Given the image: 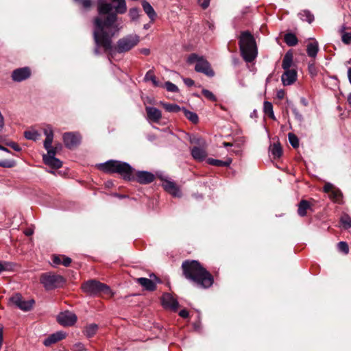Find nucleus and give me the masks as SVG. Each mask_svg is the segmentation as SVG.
Here are the masks:
<instances>
[{"mask_svg": "<svg viewBox=\"0 0 351 351\" xmlns=\"http://www.w3.org/2000/svg\"><path fill=\"white\" fill-rule=\"evenodd\" d=\"M162 186L167 193L175 197L182 196V192L175 182L168 179H162Z\"/></svg>", "mask_w": 351, "mask_h": 351, "instance_id": "4468645a", "label": "nucleus"}, {"mask_svg": "<svg viewBox=\"0 0 351 351\" xmlns=\"http://www.w3.org/2000/svg\"><path fill=\"white\" fill-rule=\"evenodd\" d=\"M71 263V259L69 257H66L65 256H62V264L64 266L68 267Z\"/></svg>", "mask_w": 351, "mask_h": 351, "instance_id": "864d4df0", "label": "nucleus"}, {"mask_svg": "<svg viewBox=\"0 0 351 351\" xmlns=\"http://www.w3.org/2000/svg\"><path fill=\"white\" fill-rule=\"evenodd\" d=\"M62 263V261L60 256H53V264L54 265H58Z\"/></svg>", "mask_w": 351, "mask_h": 351, "instance_id": "13d9d810", "label": "nucleus"}, {"mask_svg": "<svg viewBox=\"0 0 351 351\" xmlns=\"http://www.w3.org/2000/svg\"><path fill=\"white\" fill-rule=\"evenodd\" d=\"M324 191L329 193L330 198L335 202L341 203L343 194L341 191L331 183H326L324 186Z\"/></svg>", "mask_w": 351, "mask_h": 351, "instance_id": "ddd939ff", "label": "nucleus"}, {"mask_svg": "<svg viewBox=\"0 0 351 351\" xmlns=\"http://www.w3.org/2000/svg\"><path fill=\"white\" fill-rule=\"evenodd\" d=\"M46 138L44 141V147L47 148L52 145L53 140V130L51 125H47L43 130Z\"/></svg>", "mask_w": 351, "mask_h": 351, "instance_id": "412c9836", "label": "nucleus"}, {"mask_svg": "<svg viewBox=\"0 0 351 351\" xmlns=\"http://www.w3.org/2000/svg\"><path fill=\"white\" fill-rule=\"evenodd\" d=\"M300 102L304 106H306L308 105V101H306V99L304 97L301 98L300 99Z\"/></svg>", "mask_w": 351, "mask_h": 351, "instance_id": "0e129e2a", "label": "nucleus"}, {"mask_svg": "<svg viewBox=\"0 0 351 351\" xmlns=\"http://www.w3.org/2000/svg\"><path fill=\"white\" fill-rule=\"evenodd\" d=\"M308 69L310 75L312 77H315L317 75V69L313 61L308 63Z\"/></svg>", "mask_w": 351, "mask_h": 351, "instance_id": "c03bdc74", "label": "nucleus"}, {"mask_svg": "<svg viewBox=\"0 0 351 351\" xmlns=\"http://www.w3.org/2000/svg\"><path fill=\"white\" fill-rule=\"evenodd\" d=\"M191 152L193 158L199 161L204 160L206 157V151L203 148L199 147H193L191 149Z\"/></svg>", "mask_w": 351, "mask_h": 351, "instance_id": "4be33fe9", "label": "nucleus"}, {"mask_svg": "<svg viewBox=\"0 0 351 351\" xmlns=\"http://www.w3.org/2000/svg\"><path fill=\"white\" fill-rule=\"evenodd\" d=\"M75 2L81 3L82 6L86 9L90 7L91 1L90 0H74Z\"/></svg>", "mask_w": 351, "mask_h": 351, "instance_id": "8fccbe9b", "label": "nucleus"}, {"mask_svg": "<svg viewBox=\"0 0 351 351\" xmlns=\"http://www.w3.org/2000/svg\"><path fill=\"white\" fill-rule=\"evenodd\" d=\"M202 93L209 100L213 101H217V97L215 96V95L211 91H210L207 89H203Z\"/></svg>", "mask_w": 351, "mask_h": 351, "instance_id": "a18cd8bd", "label": "nucleus"}, {"mask_svg": "<svg viewBox=\"0 0 351 351\" xmlns=\"http://www.w3.org/2000/svg\"><path fill=\"white\" fill-rule=\"evenodd\" d=\"M298 17L303 21L311 23L314 21V15L308 10H303L298 13Z\"/></svg>", "mask_w": 351, "mask_h": 351, "instance_id": "cd10ccee", "label": "nucleus"}, {"mask_svg": "<svg viewBox=\"0 0 351 351\" xmlns=\"http://www.w3.org/2000/svg\"><path fill=\"white\" fill-rule=\"evenodd\" d=\"M292 110H293V112L297 119L302 120L303 119L302 114H300V112H298L297 108H293Z\"/></svg>", "mask_w": 351, "mask_h": 351, "instance_id": "4d7b16f0", "label": "nucleus"}, {"mask_svg": "<svg viewBox=\"0 0 351 351\" xmlns=\"http://www.w3.org/2000/svg\"><path fill=\"white\" fill-rule=\"evenodd\" d=\"M99 167L106 173H117L125 180H134V169L125 162L111 160L99 164Z\"/></svg>", "mask_w": 351, "mask_h": 351, "instance_id": "7ed1b4c3", "label": "nucleus"}, {"mask_svg": "<svg viewBox=\"0 0 351 351\" xmlns=\"http://www.w3.org/2000/svg\"><path fill=\"white\" fill-rule=\"evenodd\" d=\"M284 40L286 44L290 47L296 45L298 42L296 36L292 33L286 34Z\"/></svg>", "mask_w": 351, "mask_h": 351, "instance_id": "72a5a7b5", "label": "nucleus"}, {"mask_svg": "<svg viewBox=\"0 0 351 351\" xmlns=\"http://www.w3.org/2000/svg\"><path fill=\"white\" fill-rule=\"evenodd\" d=\"M73 351H86V349L82 343H77L73 346Z\"/></svg>", "mask_w": 351, "mask_h": 351, "instance_id": "3c124183", "label": "nucleus"}, {"mask_svg": "<svg viewBox=\"0 0 351 351\" xmlns=\"http://www.w3.org/2000/svg\"><path fill=\"white\" fill-rule=\"evenodd\" d=\"M319 51V45L317 40L308 43L306 47V53L311 58H315Z\"/></svg>", "mask_w": 351, "mask_h": 351, "instance_id": "b1692460", "label": "nucleus"}, {"mask_svg": "<svg viewBox=\"0 0 351 351\" xmlns=\"http://www.w3.org/2000/svg\"><path fill=\"white\" fill-rule=\"evenodd\" d=\"M241 54L246 62H252L258 54L257 47L253 35L248 31L241 33L239 36Z\"/></svg>", "mask_w": 351, "mask_h": 351, "instance_id": "20e7f679", "label": "nucleus"}, {"mask_svg": "<svg viewBox=\"0 0 351 351\" xmlns=\"http://www.w3.org/2000/svg\"><path fill=\"white\" fill-rule=\"evenodd\" d=\"M25 235H27V236H30V235H32V234H33V230H31V229L26 230L25 231Z\"/></svg>", "mask_w": 351, "mask_h": 351, "instance_id": "69168bd1", "label": "nucleus"}, {"mask_svg": "<svg viewBox=\"0 0 351 351\" xmlns=\"http://www.w3.org/2000/svg\"><path fill=\"white\" fill-rule=\"evenodd\" d=\"M150 277L153 278V279L138 278L136 279V282L142 286L145 290L153 291L156 289V285L157 283H160V280L154 274H151Z\"/></svg>", "mask_w": 351, "mask_h": 351, "instance_id": "9b49d317", "label": "nucleus"}, {"mask_svg": "<svg viewBox=\"0 0 351 351\" xmlns=\"http://www.w3.org/2000/svg\"><path fill=\"white\" fill-rule=\"evenodd\" d=\"M6 145L16 152H20L21 150V148L19 145L14 142L7 143Z\"/></svg>", "mask_w": 351, "mask_h": 351, "instance_id": "603ef678", "label": "nucleus"}, {"mask_svg": "<svg viewBox=\"0 0 351 351\" xmlns=\"http://www.w3.org/2000/svg\"><path fill=\"white\" fill-rule=\"evenodd\" d=\"M297 80V72L294 69L285 70L281 76V80L284 86L293 84Z\"/></svg>", "mask_w": 351, "mask_h": 351, "instance_id": "a211bd4d", "label": "nucleus"}, {"mask_svg": "<svg viewBox=\"0 0 351 351\" xmlns=\"http://www.w3.org/2000/svg\"><path fill=\"white\" fill-rule=\"evenodd\" d=\"M144 80L145 82L151 81L153 84V85L156 87L160 86V82L156 80V77L154 73V71L152 70L148 71L145 77Z\"/></svg>", "mask_w": 351, "mask_h": 351, "instance_id": "473e14b6", "label": "nucleus"}, {"mask_svg": "<svg viewBox=\"0 0 351 351\" xmlns=\"http://www.w3.org/2000/svg\"><path fill=\"white\" fill-rule=\"evenodd\" d=\"M13 263L8 261H0V273L4 271H10L13 269Z\"/></svg>", "mask_w": 351, "mask_h": 351, "instance_id": "58836bf2", "label": "nucleus"}, {"mask_svg": "<svg viewBox=\"0 0 351 351\" xmlns=\"http://www.w3.org/2000/svg\"><path fill=\"white\" fill-rule=\"evenodd\" d=\"M40 282L46 290H52L62 287L65 282V280L60 275L44 273L40 277Z\"/></svg>", "mask_w": 351, "mask_h": 351, "instance_id": "6e6552de", "label": "nucleus"}, {"mask_svg": "<svg viewBox=\"0 0 351 351\" xmlns=\"http://www.w3.org/2000/svg\"><path fill=\"white\" fill-rule=\"evenodd\" d=\"M263 110H264V112L266 114H267L270 119H271L273 120L276 119V117H275V115H274V113L273 111V106L271 102L267 101L264 102Z\"/></svg>", "mask_w": 351, "mask_h": 351, "instance_id": "f704fd0d", "label": "nucleus"}, {"mask_svg": "<svg viewBox=\"0 0 351 351\" xmlns=\"http://www.w3.org/2000/svg\"><path fill=\"white\" fill-rule=\"evenodd\" d=\"M164 87L167 89V91L171 93H177L179 90L178 86L171 82H166Z\"/></svg>", "mask_w": 351, "mask_h": 351, "instance_id": "79ce46f5", "label": "nucleus"}, {"mask_svg": "<svg viewBox=\"0 0 351 351\" xmlns=\"http://www.w3.org/2000/svg\"><path fill=\"white\" fill-rule=\"evenodd\" d=\"M207 162L209 165L217 167H228L232 162V159L228 158L226 160H221L214 158H208L207 160Z\"/></svg>", "mask_w": 351, "mask_h": 351, "instance_id": "bb28decb", "label": "nucleus"}, {"mask_svg": "<svg viewBox=\"0 0 351 351\" xmlns=\"http://www.w3.org/2000/svg\"><path fill=\"white\" fill-rule=\"evenodd\" d=\"M342 42L346 45L351 43V32H344L341 36Z\"/></svg>", "mask_w": 351, "mask_h": 351, "instance_id": "09e8293b", "label": "nucleus"}, {"mask_svg": "<svg viewBox=\"0 0 351 351\" xmlns=\"http://www.w3.org/2000/svg\"><path fill=\"white\" fill-rule=\"evenodd\" d=\"M269 152L274 158H278L282 156V150L280 143H274L269 147Z\"/></svg>", "mask_w": 351, "mask_h": 351, "instance_id": "c756f323", "label": "nucleus"}, {"mask_svg": "<svg viewBox=\"0 0 351 351\" xmlns=\"http://www.w3.org/2000/svg\"><path fill=\"white\" fill-rule=\"evenodd\" d=\"M145 110L149 120L155 123H158L160 120L162 114L159 109L154 107L147 106Z\"/></svg>", "mask_w": 351, "mask_h": 351, "instance_id": "aec40b11", "label": "nucleus"}, {"mask_svg": "<svg viewBox=\"0 0 351 351\" xmlns=\"http://www.w3.org/2000/svg\"><path fill=\"white\" fill-rule=\"evenodd\" d=\"M337 249L339 252H343L345 254L349 252V246L345 241H340L337 244Z\"/></svg>", "mask_w": 351, "mask_h": 351, "instance_id": "a19ab883", "label": "nucleus"}, {"mask_svg": "<svg viewBox=\"0 0 351 351\" xmlns=\"http://www.w3.org/2000/svg\"><path fill=\"white\" fill-rule=\"evenodd\" d=\"M0 150H2L3 152H10L9 149L2 145H0Z\"/></svg>", "mask_w": 351, "mask_h": 351, "instance_id": "338daca9", "label": "nucleus"}, {"mask_svg": "<svg viewBox=\"0 0 351 351\" xmlns=\"http://www.w3.org/2000/svg\"><path fill=\"white\" fill-rule=\"evenodd\" d=\"M340 223L345 229L351 228V217L348 214H343L340 217Z\"/></svg>", "mask_w": 351, "mask_h": 351, "instance_id": "c9c22d12", "label": "nucleus"}, {"mask_svg": "<svg viewBox=\"0 0 351 351\" xmlns=\"http://www.w3.org/2000/svg\"><path fill=\"white\" fill-rule=\"evenodd\" d=\"M114 6L111 3H105L104 0H98L99 16L96 18H101L105 21L106 18L111 14H124L127 10L126 2L125 0H119L114 2Z\"/></svg>", "mask_w": 351, "mask_h": 351, "instance_id": "39448f33", "label": "nucleus"}, {"mask_svg": "<svg viewBox=\"0 0 351 351\" xmlns=\"http://www.w3.org/2000/svg\"><path fill=\"white\" fill-rule=\"evenodd\" d=\"M161 104L167 112H178L180 110H182V108L175 104L161 103Z\"/></svg>", "mask_w": 351, "mask_h": 351, "instance_id": "e433bc0d", "label": "nucleus"}, {"mask_svg": "<svg viewBox=\"0 0 351 351\" xmlns=\"http://www.w3.org/2000/svg\"><path fill=\"white\" fill-rule=\"evenodd\" d=\"M82 136L78 132H69L63 134L64 145L68 149H72L79 145L81 143Z\"/></svg>", "mask_w": 351, "mask_h": 351, "instance_id": "1a4fd4ad", "label": "nucleus"}, {"mask_svg": "<svg viewBox=\"0 0 351 351\" xmlns=\"http://www.w3.org/2000/svg\"><path fill=\"white\" fill-rule=\"evenodd\" d=\"M57 320L62 326H71L77 322V316L74 313L66 311L58 315Z\"/></svg>", "mask_w": 351, "mask_h": 351, "instance_id": "f8f14e48", "label": "nucleus"}, {"mask_svg": "<svg viewBox=\"0 0 351 351\" xmlns=\"http://www.w3.org/2000/svg\"><path fill=\"white\" fill-rule=\"evenodd\" d=\"M347 100L349 105L351 106V93L348 95Z\"/></svg>", "mask_w": 351, "mask_h": 351, "instance_id": "774afa93", "label": "nucleus"}, {"mask_svg": "<svg viewBox=\"0 0 351 351\" xmlns=\"http://www.w3.org/2000/svg\"><path fill=\"white\" fill-rule=\"evenodd\" d=\"M129 15L132 20H136L139 16V10L136 8H131L129 11Z\"/></svg>", "mask_w": 351, "mask_h": 351, "instance_id": "49530a36", "label": "nucleus"}, {"mask_svg": "<svg viewBox=\"0 0 351 351\" xmlns=\"http://www.w3.org/2000/svg\"><path fill=\"white\" fill-rule=\"evenodd\" d=\"M47 151V154H44L43 156V160H45V158L48 157H55V155L56 154V148L53 147L51 145H49V147L45 148Z\"/></svg>", "mask_w": 351, "mask_h": 351, "instance_id": "37998d69", "label": "nucleus"}, {"mask_svg": "<svg viewBox=\"0 0 351 351\" xmlns=\"http://www.w3.org/2000/svg\"><path fill=\"white\" fill-rule=\"evenodd\" d=\"M288 138H289V143H290V144L291 145V146L293 147H294V148L298 147V146H299V139L296 136V135H295L293 133H289L288 134Z\"/></svg>", "mask_w": 351, "mask_h": 351, "instance_id": "ea45409f", "label": "nucleus"}, {"mask_svg": "<svg viewBox=\"0 0 351 351\" xmlns=\"http://www.w3.org/2000/svg\"><path fill=\"white\" fill-rule=\"evenodd\" d=\"M66 337V333L62 331H58L55 333L50 335L48 337H47L44 341L43 344L45 346H50L51 345L57 343L58 341L64 339Z\"/></svg>", "mask_w": 351, "mask_h": 351, "instance_id": "6ab92c4d", "label": "nucleus"}, {"mask_svg": "<svg viewBox=\"0 0 351 351\" xmlns=\"http://www.w3.org/2000/svg\"><path fill=\"white\" fill-rule=\"evenodd\" d=\"M293 63V54L291 52L288 51L284 56L282 67L284 70L290 69L291 64Z\"/></svg>", "mask_w": 351, "mask_h": 351, "instance_id": "c85d7f7f", "label": "nucleus"}, {"mask_svg": "<svg viewBox=\"0 0 351 351\" xmlns=\"http://www.w3.org/2000/svg\"><path fill=\"white\" fill-rule=\"evenodd\" d=\"M187 62L189 64L196 63L195 70L198 73H202L208 77H213L215 75L210 63L202 56L191 53L187 58Z\"/></svg>", "mask_w": 351, "mask_h": 351, "instance_id": "423d86ee", "label": "nucleus"}, {"mask_svg": "<svg viewBox=\"0 0 351 351\" xmlns=\"http://www.w3.org/2000/svg\"><path fill=\"white\" fill-rule=\"evenodd\" d=\"M14 165H15V162L14 160H0V167H2L10 168V167H14Z\"/></svg>", "mask_w": 351, "mask_h": 351, "instance_id": "de8ad7c7", "label": "nucleus"}, {"mask_svg": "<svg viewBox=\"0 0 351 351\" xmlns=\"http://www.w3.org/2000/svg\"><path fill=\"white\" fill-rule=\"evenodd\" d=\"M161 302L165 308H169L172 311H177L178 308V302L177 300L170 293H164L161 298Z\"/></svg>", "mask_w": 351, "mask_h": 351, "instance_id": "dca6fc26", "label": "nucleus"}, {"mask_svg": "<svg viewBox=\"0 0 351 351\" xmlns=\"http://www.w3.org/2000/svg\"><path fill=\"white\" fill-rule=\"evenodd\" d=\"M199 3L203 9H206L209 6L210 0H199Z\"/></svg>", "mask_w": 351, "mask_h": 351, "instance_id": "5fc2aeb1", "label": "nucleus"}, {"mask_svg": "<svg viewBox=\"0 0 351 351\" xmlns=\"http://www.w3.org/2000/svg\"><path fill=\"white\" fill-rule=\"evenodd\" d=\"M284 95H285V92H284V90H280L278 91V93H277V97H278V98H279V99H282V98L284 97Z\"/></svg>", "mask_w": 351, "mask_h": 351, "instance_id": "680f3d73", "label": "nucleus"}, {"mask_svg": "<svg viewBox=\"0 0 351 351\" xmlns=\"http://www.w3.org/2000/svg\"><path fill=\"white\" fill-rule=\"evenodd\" d=\"M182 111L184 116L193 123H197L198 121V116L196 113L189 111L184 108H182Z\"/></svg>", "mask_w": 351, "mask_h": 351, "instance_id": "4c0bfd02", "label": "nucleus"}, {"mask_svg": "<svg viewBox=\"0 0 351 351\" xmlns=\"http://www.w3.org/2000/svg\"><path fill=\"white\" fill-rule=\"evenodd\" d=\"M45 165L53 169H59L62 167V162L56 157H48L43 160Z\"/></svg>", "mask_w": 351, "mask_h": 351, "instance_id": "393cba45", "label": "nucleus"}, {"mask_svg": "<svg viewBox=\"0 0 351 351\" xmlns=\"http://www.w3.org/2000/svg\"><path fill=\"white\" fill-rule=\"evenodd\" d=\"M142 7L144 12L147 14L150 20L154 21L156 17V13L151 4L147 1L144 0L142 1Z\"/></svg>", "mask_w": 351, "mask_h": 351, "instance_id": "5701e85b", "label": "nucleus"}, {"mask_svg": "<svg viewBox=\"0 0 351 351\" xmlns=\"http://www.w3.org/2000/svg\"><path fill=\"white\" fill-rule=\"evenodd\" d=\"M10 302L14 304L17 308L23 311H29L34 304V300H24L22 295L19 293H16L10 298Z\"/></svg>", "mask_w": 351, "mask_h": 351, "instance_id": "9d476101", "label": "nucleus"}, {"mask_svg": "<svg viewBox=\"0 0 351 351\" xmlns=\"http://www.w3.org/2000/svg\"><path fill=\"white\" fill-rule=\"evenodd\" d=\"M139 52L143 55L148 56L150 53V50L147 48H143L139 49Z\"/></svg>", "mask_w": 351, "mask_h": 351, "instance_id": "052dcab7", "label": "nucleus"}, {"mask_svg": "<svg viewBox=\"0 0 351 351\" xmlns=\"http://www.w3.org/2000/svg\"><path fill=\"white\" fill-rule=\"evenodd\" d=\"M117 17L115 14H110L105 21L101 18H95L93 38L95 43L94 53H100L99 47L104 48L105 51L123 53L134 48L140 42V37L135 34L126 35L119 39L114 46L112 45V38L119 31L116 24Z\"/></svg>", "mask_w": 351, "mask_h": 351, "instance_id": "f257e3e1", "label": "nucleus"}, {"mask_svg": "<svg viewBox=\"0 0 351 351\" xmlns=\"http://www.w3.org/2000/svg\"><path fill=\"white\" fill-rule=\"evenodd\" d=\"M24 136L27 140H32V141H36L39 138V137L40 136V134L37 130H36L34 129H32L29 130L25 131Z\"/></svg>", "mask_w": 351, "mask_h": 351, "instance_id": "2f4dec72", "label": "nucleus"}, {"mask_svg": "<svg viewBox=\"0 0 351 351\" xmlns=\"http://www.w3.org/2000/svg\"><path fill=\"white\" fill-rule=\"evenodd\" d=\"M183 82L189 87L194 84V81L191 78H183Z\"/></svg>", "mask_w": 351, "mask_h": 351, "instance_id": "6e6d98bb", "label": "nucleus"}, {"mask_svg": "<svg viewBox=\"0 0 351 351\" xmlns=\"http://www.w3.org/2000/svg\"><path fill=\"white\" fill-rule=\"evenodd\" d=\"M154 175L150 172L145 171H138L134 172V180L143 184L151 183L154 180Z\"/></svg>", "mask_w": 351, "mask_h": 351, "instance_id": "f3484780", "label": "nucleus"}, {"mask_svg": "<svg viewBox=\"0 0 351 351\" xmlns=\"http://www.w3.org/2000/svg\"><path fill=\"white\" fill-rule=\"evenodd\" d=\"M98 326L96 324H91L85 327L84 333L87 337L90 338L95 335Z\"/></svg>", "mask_w": 351, "mask_h": 351, "instance_id": "7c9ffc66", "label": "nucleus"}, {"mask_svg": "<svg viewBox=\"0 0 351 351\" xmlns=\"http://www.w3.org/2000/svg\"><path fill=\"white\" fill-rule=\"evenodd\" d=\"M311 208V205L307 200L302 199L298 204V213L300 217L306 215L307 210Z\"/></svg>", "mask_w": 351, "mask_h": 351, "instance_id": "a878e982", "label": "nucleus"}, {"mask_svg": "<svg viewBox=\"0 0 351 351\" xmlns=\"http://www.w3.org/2000/svg\"><path fill=\"white\" fill-rule=\"evenodd\" d=\"M82 289L84 293L90 295H96L100 293H111V290L108 285L95 280L85 282L82 284Z\"/></svg>", "mask_w": 351, "mask_h": 351, "instance_id": "0eeeda50", "label": "nucleus"}, {"mask_svg": "<svg viewBox=\"0 0 351 351\" xmlns=\"http://www.w3.org/2000/svg\"><path fill=\"white\" fill-rule=\"evenodd\" d=\"M348 78L349 82L351 84V67H350L348 70Z\"/></svg>", "mask_w": 351, "mask_h": 351, "instance_id": "e2e57ef3", "label": "nucleus"}, {"mask_svg": "<svg viewBox=\"0 0 351 351\" xmlns=\"http://www.w3.org/2000/svg\"><path fill=\"white\" fill-rule=\"evenodd\" d=\"M184 277L201 288H208L213 284L212 275L197 261H185L182 264Z\"/></svg>", "mask_w": 351, "mask_h": 351, "instance_id": "f03ea898", "label": "nucleus"}, {"mask_svg": "<svg viewBox=\"0 0 351 351\" xmlns=\"http://www.w3.org/2000/svg\"><path fill=\"white\" fill-rule=\"evenodd\" d=\"M179 315L183 318H186L189 316V312L185 309L181 310L179 312Z\"/></svg>", "mask_w": 351, "mask_h": 351, "instance_id": "bf43d9fd", "label": "nucleus"}, {"mask_svg": "<svg viewBox=\"0 0 351 351\" xmlns=\"http://www.w3.org/2000/svg\"><path fill=\"white\" fill-rule=\"evenodd\" d=\"M31 75V71L28 67H23L14 69L12 73V80L16 82H20L28 79Z\"/></svg>", "mask_w": 351, "mask_h": 351, "instance_id": "2eb2a0df", "label": "nucleus"}]
</instances>
